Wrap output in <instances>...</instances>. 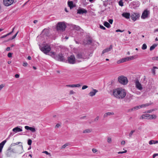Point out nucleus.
I'll list each match as a JSON object with an SVG mask.
<instances>
[{"label":"nucleus","instance_id":"1","mask_svg":"<svg viewBox=\"0 0 158 158\" xmlns=\"http://www.w3.org/2000/svg\"><path fill=\"white\" fill-rule=\"evenodd\" d=\"M23 152L22 145L18 146L14 148H13L10 146L6 151L5 155L7 157H12L14 156L15 154H20Z\"/></svg>","mask_w":158,"mask_h":158},{"label":"nucleus","instance_id":"2","mask_svg":"<svg viewBox=\"0 0 158 158\" xmlns=\"http://www.w3.org/2000/svg\"><path fill=\"white\" fill-rule=\"evenodd\" d=\"M112 95L117 98L122 99L126 96V93L124 89L118 88L113 90Z\"/></svg>","mask_w":158,"mask_h":158},{"label":"nucleus","instance_id":"3","mask_svg":"<svg viewBox=\"0 0 158 158\" xmlns=\"http://www.w3.org/2000/svg\"><path fill=\"white\" fill-rule=\"evenodd\" d=\"M49 55L58 61L62 62L65 61L64 57L61 53L56 54L55 52H49Z\"/></svg>","mask_w":158,"mask_h":158},{"label":"nucleus","instance_id":"4","mask_svg":"<svg viewBox=\"0 0 158 158\" xmlns=\"http://www.w3.org/2000/svg\"><path fill=\"white\" fill-rule=\"evenodd\" d=\"M76 57L77 60L79 62H81L87 58L86 56L83 52H78L76 54Z\"/></svg>","mask_w":158,"mask_h":158},{"label":"nucleus","instance_id":"5","mask_svg":"<svg viewBox=\"0 0 158 158\" xmlns=\"http://www.w3.org/2000/svg\"><path fill=\"white\" fill-rule=\"evenodd\" d=\"M118 81L119 83L124 85L127 84L128 82L127 78L123 76H121L118 77Z\"/></svg>","mask_w":158,"mask_h":158},{"label":"nucleus","instance_id":"6","mask_svg":"<svg viewBox=\"0 0 158 158\" xmlns=\"http://www.w3.org/2000/svg\"><path fill=\"white\" fill-rule=\"evenodd\" d=\"M66 27L65 24L63 22H59L56 26V29L57 30L64 31Z\"/></svg>","mask_w":158,"mask_h":158},{"label":"nucleus","instance_id":"7","mask_svg":"<svg viewBox=\"0 0 158 158\" xmlns=\"http://www.w3.org/2000/svg\"><path fill=\"white\" fill-rule=\"evenodd\" d=\"M41 50L45 54H47L51 50L50 47L48 45H44L40 48Z\"/></svg>","mask_w":158,"mask_h":158},{"label":"nucleus","instance_id":"8","mask_svg":"<svg viewBox=\"0 0 158 158\" xmlns=\"http://www.w3.org/2000/svg\"><path fill=\"white\" fill-rule=\"evenodd\" d=\"M134 83H135V87L137 89L140 90H141L143 89V88L142 86V85L140 83L138 79H135L134 80Z\"/></svg>","mask_w":158,"mask_h":158},{"label":"nucleus","instance_id":"9","mask_svg":"<svg viewBox=\"0 0 158 158\" xmlns=\"http://www.w3.org/2000/svg\"><path fill=\"white\" fill-rule=\"evenodd\" d=\"M139 17L140 15L138 13H133L131 16V19L134 21L139 19Z\"/></svg>","mask_w":158,"mask_h":158},{"label":"nucleus","instance_id":"10","mask_svg":"<svg viewBox=\"0 0 158 158\" xmlns=\"http://www.w3.org/2000/svg\"><path fill=\"white\" fill-rule=\"evenodd\" d=\"M68 60L69 63L71 64H74L75 63V58L74 55H71L68 57Z\"/></svg>","mask_w":158,"mask_h":158},{"label":"nucleus","instance_id":"11","mask_svg":"<svg viewBox=\"0 0 158 158\" xmlns=\"http://www.w3.org/2000/svg\"><path fill=\"white\" fill-rule=\"evenodd\" d=\"M149 11L147 10H145L142 14L141 18L142 19H145L148 17L149 14Z\"/></svg>","mask_w":158,"mask_h":158},{"label":"nucleus","instance_id":"12","mask_svg":"<svg viewBox=\"0 0 158 158\" xmlns=\"http://www.w3.org/2000/svg\"><path fill=\"white\" fill-rule=\"evenodd\" d=\"M14 1V0H3V2L4 5L9 6L13 3Z\"/></svg>","mask_w":158,"mask_h":158},{"label":"nucleus","instance_id":"13","mask_svg":"<svg viewBox=\"0 0 158 158\" xmlns=\"http://www.w3.org/2000/svg\"><path fill=\"white\" fill-rule=\"evenodd\" d=\"M149 105V104L146 103L145 104H143L141 105L136 106L133 108L134 110H136L139 108H142L144 107L148 106Z\"/></svg>","mask_w":158,"mask_h":158},{"label":"nucleus","instance_id":"14","mask_svg":"<svg viewBox=\"0 0 158 158\" xmlns=\"http://www.w3.org/2000/svg\"><path fill=\"white\" fill-rule=\"evenodd\" d=\"M12 131H14L15 133L18 132H19L22 131V127H20V126H18L17 127H16L14 128Z\"/></svg>","mask_w":158,"mask_h":158},{"label":"nucleus","instance_id":"15","mask_svg":"<svg viewBox=\"0 0 158 158\" xmlns=\"http://www.w3.org/2000/svg\"><path fill=\"white\" fill-rule=\"evenodd\" d=\"M77 13L80 14H83L84 13H87L86 10L84 8H80L77 10Z\"/></svg>","mask_w":158,"mask_h":158},{"label":"nucleus","instance_id":"16","mask_svg":"<svg viewBox=\"0 0 158 158\" xmlns=\"http://www.w3.org/2000/svg\"><path fill=\"white\" fill-rule=\"evenodd\" d=\"M98 92V90L96 89H93V91L90 92L89 94V95L91 97H93Z\"/></svg>","mask_w":158,"mask_h":158},{"label":"nucleus","instance_id":"17","mask_svg":"<svg viewBox=\"0 0 158 158\" xmlns=\"http://www.w3.org/2000/svg\"><path fill=\"white\" fill-rule=\"evenodd\" d=\"M24 128L26 130H30L32 132H34L36 131L35 129L34 128L29 127L27 126H25Z\"/></svg>","mask_w":158,"mask_h":158},{"label":"nucleus","instance_id":"18","mask_svg":"<svg viewBox=\"0 0 158 158\" xmlns=\"http://www.w3.org/2000/svg\"><path fill=\"white\" fill-rule=\"evenodd\" d=\"M122 16L127 19H129L130 14L129 13L124 12L122 14Z\"/></svg>","mask_w":158,"mask_h":158},{"label":"nucleus","instance_id":"19","mask_svg":"<svg viewBox=\"0 0 158 158\" xmlns=\"http://www.w3.org/2000/svg\"><path fill=\"white\" fill-rule=\"evenodd\" d=\"M92 42V40L91 39L89 38L88 39H86V40H85L83 43L85 44H90Z\"/></svg>","mask_w":158,"mask_h":158},{"label":"nucleus","instance_id":"20","mask_svg":"<svg viewBox=\"0 0 158 158\" xmlns=\"http://www.w3.org/2000/svg\"><path fill=\"white\" fill-rule=\"evenodd\" d=\"M68 5L71 9L75 6V5L73 4V1L68 2Z\"/></svg>","mask_w":158,"mask_h":158},{"label":"nucleus","instance_id":"21","mask_svg":"<svg viewBox=\"0 0 158 158\" xmlns=\"http://www.w3.org/2000/svg\"><path fill=\"white\" fill-rule=\"evenodd\" d=\"M112 48H113V46H112V45H110L109 48H107L105 49H104L102 52V53L104 54V53H105L107 52L110 51V50H111L112 49Z\"/></svg>","mask_w":158,"mask_h":158},{"label":"nucleus","instance_id":"22","mask_svg":"<svg viewBox=\"0 0 158 158\" xmlns=\"http://www.w3.org/2000/svg\"><path fill=\"white\" fill-rule=\"evenodd\" d=\"M150 116V114H143L141 116V118H140V119H141V118L142 119H149Z\"/></svg>","mask_w":158,"mask_h":158},{"label":"nucleus","instance_id":"23","mask_svg":"<svg viewBox=\"0 0 158 158\" xmlns=\"http://www.w3.org/2000/svg\"><path fill=\"white\" fill-rule=\"evenodd\" d=\"M114 114V113L113 112H108L105 113L103 117L105 118L107 117L108 116L110 115H113Z\"/></svg>","mask_w":158,"mask_h":158},{"label":"nucleus","instance_id":"24","mask_svg":"<svg viewBox=\"0 0 158 158\" xmlns=\"http://www.w3.org/2000/svg\"><path fill=\"white\" fill-rule=\"evenodd\" d=\"M92 131L91 129H87L84 130L83 131V133H90Z\"/></svg>","mask_w":158,"mask_h":158},{"label":"nucleus","instance_id":"25","mask_svg":"<svg viewBox=\"0 0 158 158\" xmlns=\"http://www.w3.org/2000/svg\"><path fill=\"white\" fill-rule=\"evenodd\" d=\"M6 142V140H5L0 143V148H3L4 145Z\"/></svg>","mask_w":158,"mask_h":158},{"label":"nucleus","instance_id":"26","mask_svg":"<svg viewBox=\"0 0 158 158\" xmlns=\"http://www.w3.org/2000/svg\"><path fill=\"white\" fill-rule=\"evenodd\" d=\"M105 26L108 28H110L111 27V26L110 24L107 22L105 21L103 24Z\"/></svg>","mask_w":158,"mask_h":158},{"label":"nucleus","instance_id":"27","mask_svg":"<svg viewBox=\"0 0 158 158\" xmlns=\"http://www.w3.org/2000/svg\"><path fill=\"white\" fill-rule=\"evenodd\" d=\"M158 143V141L157 140H156V141H155L153 140H151L149 141V143L150 145L152 144H156Z\"/></svg>","mask_w":158,"mask_h":158},{"label":"nucleus","instance_id":"28","mask_svg":"<svg viewBox=\"0 0 158 158\" xmlns=\"http://www.w3.org/2000/svg\"><path fill=\"white\" fill-rule=\"evenodd\" d=\"M157 46V45L156 44H153L152 46L150 47V50L152 51L154 50L155 48Z\"/></svg>","mask_w":158,"mask_h":158},{"label":"nucleus","instance_id":"29","mask_svg":"<svg viewBox=\"0 0 158 158\" xmlns=\"http://www.w3.org/2000/svg\"><path fill=\"white\" fill-rule=\"evenodd\" d=\"M156 118V116L155 114L150 115L149 119H155Z\"/></svg>","mask_w":158,"mask_h":158},{"label":"nucleus","instance_id":"30","mask_svg":"<svg viewBox=\"0 0 158 158\" xmlns=\"http://www.w3.org/2000/svg\"><path fill=\"white\" fill-rule=\"evenodd\" d=\"M21 143V142H18L16 143H13L11 144L10 146H11V147L12 146H15L16 145H19V144L20 143Z\"/></svg>","mask_w":158,"mask_h":158},{"label":"nucleus","instance_id":"31","mask_svg":"<svg viewBox=\"0 0 158 158\" xmlns=\"http://www.w3.org/2000/svg\"><path fill=\"white\" fill-rule=\"evenodd\" d=\"M18 33V31L14 36H13L11 38H10L8 40H12L14 39L15 37H16V36H17Z\"/></svg>","mask_w":158,"mask_h":158},{"label":"nucleus","instance_id":"32","mask_svg":"<svg viewBox=\"0 0 158 158\" xmlns=\"http://www.w3.org/2000/svg\"><path fill=\"white\" fill-rule=\"evenodd\" d=\"M18 33V31L14 36H13L11 38H10L8 40H12L14 39L15 37H16V36H17Z\"/></svg>","mask_w":158,"mask_h":158},{"label":"nucleus","instance_id":"33","mask_svg":"<svg viewBox=\"0 0 158 158\" xmlns=\"http://www.w3.org/2000/svg\"><path fill=\"white\" fill-rule=\"evenodd\" d=\"M127 60L128 61L129 60H133V59H134L135 58H134V56H129L128 57H127Z\"/></svg>","mask_w":158,"mask_h":158},{"label":"nucleus","instance_id":"34","mask_svg":"<svg viewBox=\"0 0 158 158\" xmlns=\"http://www.w3.org/2000/svg\"><path fill=\"white\" fill-rule=\"evenodd\" d=\"M72 87H78L81 86L80 84H77L76 85L73 84Z\"/></svg>","mask_w":158,"mask_h":158},{"label":"nucleus","instance_id":"35","mask_svg":"<svg viewBox=\"0 0 158 158\" xmlns=\"http://www.w3.org/2000/svg\"><path fill=\"white\" fill-rule=\"evenodd\" d=\"M73 28L74 29H75L77 30H79L80 29V27L79 26H76L75 25L73 26Z\"/></svg>","mask_w":158,"mask_h":158},{"label":"nucleus","instance_id":"36","mask_svg":"<svg viewBox=\"0 0 158 158\" xmlns=\"http://www.w3.org/2000/svg\"><path fill=\"white\" fill-rule=\"evenodd\" d=\"M147 46L146 44H143V45L142 48L143 50H145L147 49Z\"/></svg>","mask_w":158,"mask_h":158},{"label":"nucleus","instance_id":"37","mask_svg":"<svg viewBox=\"0 0 158 158\" xmlns=\"http://www.w3.org/2000/svg\"><path fill=\"white\" fill-rule=\"evenodd\" d=\"M135 132V130H132L129 133V136L130 137H131L133 134Z\"/></svg>","mask_w":158,"mask_h":158},{"label":"nucleus","instance_id":"38","mask_svg":"<svg viewBox=\"0 0 158 158\" xmlns=\"http://www.w3.org/2000/svg\"><path fill=\"white\" fill-rule=\"evenodd\" d=\"M127 59V57L122 58L121 59L122 63H123L128 61Z\"/></svg>","mask_w":158,"mask_h":158},{"label":"nucleus","instance_id":"39","mask_svg":"<svg viewBox=\"0 0 158 158\" xmlns=\"http://www.w3.org/2000/svg\"><path fill=\"white\" fill-rule=\"evenodd\" d=\"M157 68H158L154 66L153 67V69H152V71L153 74H155V69Z\"/></svg>","mask_w":158,"mask_h":158},{"label":"nucleus","instance_id":"40","mask_svg":"<svg viewBox=\"0 0 158 158\" xmlns=\"http://www.w3.org/2000/svg\"><path fill=\"white\" fill-rule=\"evenodd\" d=\"M43 153H45V154H46V155H48L49 156H51V154H50V153L48 152L47 151H44L43 152Z\"/></svg>","mask_w":158,"mask_h":158},{"label":"nucleus","instance_id":"41","mask_svg":"<svg viewBox=\"0 0 158 158\" xmlns=\"http://www.w3.org/2000/svg\"><path fill=\"white\" fill-rule=\"evenodd\" d=\"M32 143V141L31 139H29L28 140L27 144L29 145H31Z\"/></svg>","mask_w":158,"mask_h":158},{"label":"nucleus","instance_id":"42","mask_svg":"<svg viewBox=\"0 0 158 158\" xmlns=\"http://www.w3.org/2000/svg\"><path fill=\"white\" fill-rule=\"evenodd\" d=\"M69 144L68 143H66L64 145H63L62 146L61 148H64L66 147L69 145Z\"/></svg>","mask_w":158,"mask_h":158},{"label":"nucleus","instance_id":"43","mask_svg":"<svg viewBox=\"0 0 158 158\" xmlns=\"http://www.w3.org/2000/svg\"><path fill=\"white\" fill-rule=\"evenodd\" d=\"M118 4H119V5L120 6H123V2L121 0H120Z\"/></svg>","mask_w":158,"mask_h":158},{"label":"nucleus","instance_id":"44","mask_svg":"<svg viewBox=\"0 0 158 158\" xmlns=\"http://www.w3.org/2000/svg\"><path fill=\"white\" fill-rule=\"evenodd\" d=\"M100 28L102 29H103V30H105L106 29V28L104 27L102 25H100Z\"/></svg>","mask_w":158,"mask_h":158},{"label":"nucleus","instance_id":"45","mask_svg":"<svg viewBox=\"0 0 158 158\" xmlns=\"http://www.w3.org/2000/svg\"><path fill=\"white\" fill-rule=\"evenodd\" d=\"M88 87V86H87L86 85H84L82 87V89H86Z\"/></svg>","mask_w":158,"mask_h":158},{"label":"nucleus","instance_id":"46","mask_svg":"<svg viewBox=\"0 0 158 158\" xmlns=\"http://www.w3.org/2000/svg\"><path fill=\"white\" fill-rule=\"evenodd\" d=\"M152 59L153 60H158V56L153 57L152 58Z\"/></svg>","mask_w":158,"mask_h":158},{"label":"nucleus","instance_id":"47","mask_svg":"<svg viewBox=\"0 0 158 158\" xmlns=\"http://www.w3.org/2000/svg\"><path fill=\"white\" fill-rule=\"evenodd\" d=\"M127 152V150H125V151H124L118 152V154H123L124 153H126V152Z\"/></svg>","mask_w":158,"mask_h":158},{"label":"nucleus","instance_id":"48","mask_svg":"<svg viewBox=\"0 0 158 158\" xmlns=\"http://www.w3.org/2000/svg\"><path fill=\"white\" fill-rule=\"evenodd\" d=\"M92 151L94 153H95L97 152V150L95 148H93Z\"/></svg>","mask_w":158,"mask_h":158},{"label":"nucleus","instance_id":"49","mask_svg":"<svg viewBox=\"0 0 158 158\" xmlns=\"http://www.w3.org/2000/svg\"><path fill=\"white\" fill-rule=\"evenodd\" d=\"M111 138H109L107 139V142L108 143H110L111 142Z\"/></svg>","mask_w":158,"mask_h":158},{"label":"nucleus","instance_id":"50","mask_svg":"<svg viewBox=\"0 0 158 158\" xmlns=\"http://www.w3.org/2000/svg\"><path fill=\"white\" fill-rule=\"evenodd\" d=\"M12 53L10 52H9L7 56L9 57L10 58L12 57Z\"/></svg>","mask_w":158,"mask_h":158},{"label":"nucleus","instance_id":"51","mask_svg":"<svg viewBox=\"0 0 158 158\" xmlns=\"http://www.w3.org/2000/svg\"><path fill=\"white\" fill-rule=\"evenodd\" d=\"M135 4H133V5L135 4L136 5V6H139V3L138 2H134Z\"/></svg>","mask_w":158,"mask_h":158},{"label":"nucleus","instance_id":"52","mask_svg":"<svg viewBox=\"0 0 158 158\" xmlns=\"http://www.w3.org/2000/svg\"><path fill=\"white\" fill-rule=\"evenodd\" d=\"M99 116H97L94 119V121H98V119H99Z\"/></svg>","mask_w":158,"mask_h":158},{"label":"nucleus","instance_id":"53","mask_svg":"<svg viewBox=\"0 0 158 158\" xmlns=\"http://www.w3.org/2000/svg\"><path fill=\"white\" fill-rule=\"evenodd\" d=\"M158 156V153L154 154L152 156L153 158H155L156 156Z\"/></svg>","mask_w":158,"mask_h":158},{"label":"nucleus","instance_id":"54","mask_svg":"<svg viewBox=\"0 0 158 158\" xmlns=\"http://www.w3.org/2000/svg\"><path fill=\"white\" fill-rule=\"evenodd\" d=\"M15 28V27H13V28L12 29V31L8 33V35H10V34H12Z\"/></svg>","mask_w":158,"mask_h":158},{"label":"nucleus","instance_id":"55","mask_svg":"<svg viewBox=\"0 0 158 158\" xmlns=\"http://www.w3.org/2000/svg\"><path fill=\"white\" fill-rule=\"evenodd\" d=\"M154 110H148L147 111V113H151Z\"/></svg>","mask_w":158,"mask_h":158},{"label":"nucleus","instance_id":"56","mask_svg":"<svg viewBox=\"0 0 158 158\" xmlns=\"http://www.w3.org/2000/svg\"><path fill=\"white\" fill-rule=\"evenodd\" d=\"M108 21L110 24H112L113 22V20L112 19H110Z\"/></svg>","mask_w":158,"mask_h":158},{"label":"nucleus","instance_id":"57","mask_svg":"<svg viewBox=\"0 0 158 158\" xmlns=\"http://www.w3.org/2000/svg\"><path fill=\"white\" fill-rule=\"evenodd\" d=\"M60 126V125L59 123H57L55 126V128H58Z\"/></svg>","mask_w":158,"mask_h":158},{"label":"nucleus","instance_id":"58","mask_svg":"<svg viewBox=\"0 0 158 158\" xmlns=\"http://www.w3.org/2000/svg\"><path fill=\"white\" fill-rule=\"evenodd\" d=\"M134 110L133 109V108L129 109L127 110V112H131L132 111Z\"/></svg>","mask_w":158,"mask_h":158},{"label":"nucleus","instance_id":"59","mask_svg":"<svg viewBox=\"0 0 158 158\" xmlns=\"http://www.w3.org/2000/svg\"><path fill=\"white\" fill-rule=\"evenodd\" d=\"M124 31V30H121L120 29H118V30H116V32H123V31Z\"/></svg>","mask_w":158,"mask_h":158},{"label":"nucleus","instance_id":"60","mask_svg":"<svg viewBox=\"0 0 158 158\" xmlns=\"http://www.w3.org/2000/svg\"><path fill=\"white\" fill-rule=\"evenodd\" d=\"M4 87V85L3 84H1L0 85V90Z\"/></svg>","mask_w":158,"mask_h":158},{"label":"nucleus","instance_id":"61","mask_svg":"<svg viewBox=\"0 0 158 158\" xmlns=\"http://www.w3.org/2000/svg\"><path fill=\"white\" fill-rule=\"evenodd\" d=\"M15 77L16 78H19V75L18 74H16L15 75Z\"/></svg>","mask_w":158,"mask_h":158},{"label":"nucleus","instance_id":"62","mask_svg":"<svg viewBox=\"0 0 158 158\" xmlns=\"http://www.w3.org/2000/svg\"><path fill=\"white\" fill-rule=\"evenodd\" d=\"M23 66H26L27 65V62H24L23 63Z\"/></svg>","mask_w":158,"mask_h":158},{"label":"nucleus","instance_id":"63","mask_svg":"<svg viewBox=\"0 0 158 158\" xmlns=\"http://www.w3.org/2000/svg\"><path fill=\"white\" fill-rule=\"evenodd\" d=\"M117 64H120V63H122V61L121 60V59L120 60H118L117 62Z\"/></svg>","mask_w":158,"mask_h":158},{"label":"nucleus","instance_id":"64","mask_svg":"<svg viewBox=\"0 0 158 158\" xmlns=\"http://www.w3.org/2000/svg\"><path fill=\"white\" fill-rule=\"evenodd\" d=\"M74 92L73 90H70L69 92V94H73L74 93Z\"/></svg>","mask_w":158,"mask_h":158}]
</instances>
